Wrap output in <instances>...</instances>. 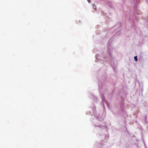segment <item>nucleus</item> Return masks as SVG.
Wrapping results in <instances>:
<instances>
[{
	"mask_svg": "<svg viewBox=\"0 0 148 148\" xmlns=\"http://www.w3.org/2000/svg\"><path fill=\"white\" fill-rule=\"evenodd\" d=\"M134 59L135 60L136 62L138 61V58L137 56H135L134 57Z\"/></svg>",
	"mask_w": 148,
	"mask_h": 148,
	"instance_id": "f257e3e1",
	"label": "nucleus"
},
{
	"mask_svg": "<svg viewBox=\"0 0 148 148\" xmlns=\"http://www.w3.org/2000/svg\"><path fill=\"white\" fill-rule=\"evenodd\" d=\"M93 7H94V8H95V7H94V6H93Z\"/></svg>",
	"mask_w": 148,
	"mask_h": 148,
	"instance_id": "f03ea898",
	"label": "nucleus"
},
{
	"mask_svg": "<svg viewBox=\"0 0 148 148\" xmlns=\"http://www.w3.org/2000/svg\"><path fill=\"white\" fill-rule=\"evenodd\" d=\"M93 7H94V8H95V7H94V6H93Z\"/></svg>",
	"mask_w": 148,
	"mask_h": 148,
	"instance_id": "7ed1b4c3",
	"label": "nucleus"
}]
</instances>
